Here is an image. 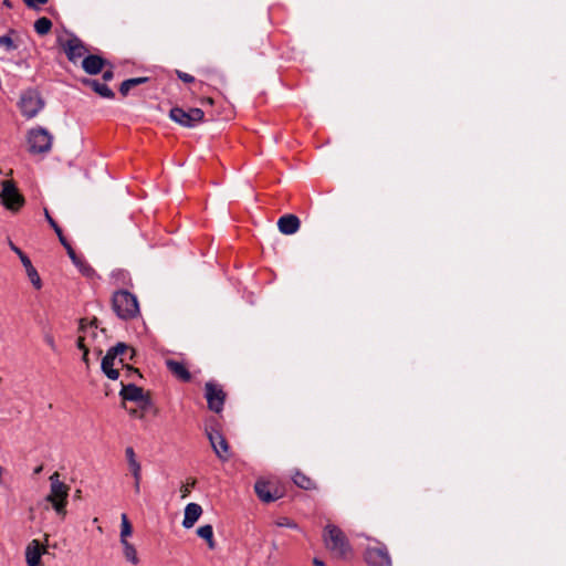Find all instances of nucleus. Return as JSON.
I'll return each instance as SVG.
<instances>
[{
    "instance_id": "f257e3e1",
    "label": "nucleus",
    "mask_w": 566,
    "mask_h": 566,
    "mask_svg": "<svg viewBox=\"0 0 566 566\" xmlns=\"http://www.w3.org/2000/svg\"><path fill=\"white\" fill-rule=\"evenodd\" d=\"M323 541L326 548L337 558H347L353 553L348 538L344 532L334 524L328 523L324 527Z\"/></svg>"
},
{
    "instance_id": "f03ea898",
    "label": "nucleus",
    "mask_w": 566,
    "mask_h": 566,
    "mask_svg": "<svg viewBox=\"0 0 566 566\" xmlns=\"http://www.w3.org/2000/svg\"><path fill=\"white\" fill-rule=\"evenodd\" d=\"M112 306L116 315L122 319H130L139 314L137 297L128 291H117L112 298Z\"/></svg>"
},
{
    "instance_id": "7ed1b4c3",
    "label": "nucleus",
    "mask_w": 566,
    "mask_h": 566,
    "mask_svg": "<svg viewBox=\"0 0 566 566\" xmlns=\"http://www.w3.org/2000/svg\"><path fill=\"white\" fill-rule=\"evenodd\" d=\"M50 493L46 496V501L50 502L55 510L56 514L61 516H65L66 514V504L70 488L60 481V474L54 472L50 476Z\"/></svg>"
},
{
    "instance_id": "20e7f679",
    "label": "nucleus",
    "mask_w": 566,
    "mask_h": 566,
    "mask_svg": "<svg viewBox=\"0 0 566 566\" xmlns=\"http://www.w3.org/2000/svg\"><path fill=\"white\" fill-rule=\"evenodd\" d=\"M52 142L53 136L43 127L32 128L28 133L29 151L32 154L49 153Z\"/></svg>"
},
{
    "instance_id": "39448f33",
    "label": "nucleus",
    "mask_w": 566,
    "mask_h": 566,
    "mask_svg": "<svg viewBox=\"0 0 566 566\" xmlns=\"http://www.w3.org/2000/svg\"><path fill=\"white\" fill-rule=\"evenodd\" d=\"M205 113L200 108L184 109L181 107H172L169 112L171 120L178 123L184 127H195L202 122Z\"/></svg>"
},
{
    "instance_id": "423d86ee",
    "label": "nucleus",
    "mask_w": 566,
    "mask_h": 566,
    "mask_svg": "<svg viewBox=\"0 0 566 566\" xmlns=\"http://www.w3.org/2000/svg\"><path fill=\"white\" fill-rule=\"evenodd\" d=\"M44 101L42 99L39 92L34 90H28L22 93L19 102V107L23 116L32 118L43 108Z\"/></svg>"
},
{
    "instance_id": "0eeeda50",
    "label": "nucleus",
    "mask_w": 566,
    "mask_h": 566,
    "mask_svg": "<svg viewBox=\"0 0 566 566\" xmlns=\"http://www.w3.org/2000/svg\"><path fill=\"white\" fill-rule=\"evenodd\" d=\"M364 558L368 566H392L387 546L378 541L375 546L366 547Z\"/></svg>"
},
{
    "instance_id": "6e6552de",
    "label": "nucleus",
    "mask_w": 566,
    "mask_h": 566,
    "mask_svg": "<svg viewBox=\"0 0 566 566\" xmlns=\"http://www.w3.org/2000/svg\"><path fill=\"white\" fill-rule=\"evenodd\" d=\"M226 392L221 385L214 381H207L205 385V398L208 403V408L213 412H221L226 401Z\"/></svg>"
},
{
    "instance_id": "1a4fd4ad",
    "label": "nucleus",
    "mask_w": 566,
    "mask_h": 566,
    "mask_svg": "<svg viewBox=\"0 0 566 566\" xmlns=\"http://www.w3.org/2000/svg\"><path fill=\"white\" fill-rule=\"evenodd\" d=\"M0 198L3 206L12 211L19 210L24 203L23 196L18 191L17 187L10 180L2 181Z\"/></svg>"
},
{
    "instance_id": "9d476101",
    "label": "nucleus",
    "mask_w": 566,
    "mask_h": 566,
    "mask_svg": "<svg viewBox=\"0 0 566 566\" xmlns=\"http://www.w3.org/2000/svg\"><path fill=\"white\" fill-rule=\"evenodd\" d=\"M207 437L217 457L221 461H227L229 459V444L222 433L214 429L207 430Z\"/></svg>"
},
{
    "instance_id": "9b49d317",
    "label": "nucleus",
    "mask_w": 566,
    "mask_h": 566,
    "mask_svg": "<svg viewBox=\"0 0 566 566\" xmlns=\"http://www.w3.org/2000/svg\"><path fill=\"white\" fill-rule=\"evenodd\" d=\"M10 248L21 260V263L24 266L27 275H28L29 280L31 281L32 285L36 290H40L42 286L41 277H40L36 269L32 265L29 256L25 253H23L21 251V249L18 248L17 245H14L12 242H10Z\"/></svg>"
},
{
    "instance_id": "f8f14e48",
    "label": "nucleus",
    "mask_w": 566,
    "mask_h": 566,
    "mask_svg": "<svg viewBox=\"0 0 566 566\" xmlns=\"http://www.w3.org/2000/svg\"><path fill=\"white\" fill-rule=\"evenodd\" d=\"M254 491L258 497L265 503H271L281 497L277 488L273 486L269 481L259 479L254 484Z\"/></svg>"
},
{
    "instance_id": "ddd939ff",
    "label": "nucleus",
    "mask_w": 566,
    "mask_h": 566,
    "mask_svg": "<svg viewBox=\"0 0 566 566\" xmlns=\"http://www.w3.org/2000/svg\"><path fill=\"white\" fill-rule=\"evenodd\" d=\"M46 546L41 545L38 539H32L25 548V562L28 566H40L41 556L45 554Z\"/></svg>"
},
{
    "instance_id": "4468645a",
    "label": "nucleus",
    "mask_w": 566,
    "mask_h": 566,
    "mask_svg": "<svg viewBox=\"0 0 566 566\" xmlns=\"http://www.w3.org/2000/svg\"><path fill=\"white\" fill-rule=\"evenodd\" d=\"M63 48L67 59L73 63H76L87 52L83 42L76 36L69 39Z\"/></svg>"
},
{
    "instance_id": "2eb2a0df",
    "label": "nucleus",
    "mask_w": 566,
    "mask_h": 566,
    "mask_svg": "<svg viewBox=\"0 0 566 566\" xmlns=\"http://www.w3.org/2000/svg\"><path fill=\"white\" fill-rule=\"evenodd\" d=\"M300 226V219L295 214H284L277 221L280 232L286 235L296 233Z\"/></svg>"
},
{
    "instance_id": "dca6fc26",
    "label": "nucleus",
    "mask_w": 566,
    "mask_h": 566,
    "mask_svg": "<svg viewBox=\"0 0 566 566\" xmlns=\"http://www.w3.org/2000/svg\"><path fill=\"white\" fill-rule=\"evenodd\" d=\"M106 61L99 55L91 54L83 59L82 67L91 75L98 74L105 66Z\"/></svg>"
},
{
    "instance_id": "f3484780",
    "label": "nucleus",
    "mask_w": 566,
    "mask_h": 566,
    "mask_svg": "<svg viewBox=\"0 0 566 566\" xmlns=\"http://www.w3.org/2000/svg\"><path fill=\"white\" fill-rule=\"evenodd\" d=\"M166 366L168 370L179 380L188 382L191 379V374L187 366L178 360L167 359Z\"/></svg>"
},
{
    "instance_id": "a211bd4d",
    "label": "nucleus",
    "mask_w": 566,
    "mask_h": 566,
    "mask_svg": "<svg viewBox=\"0 0 566 566\" xmlns=\"http://www.w3.org/2000/svg\"><path fill=\"white\" fill-rule=\"evenodd\" d=\"M202 514V507L197 503H189L185 507L182 526L191 528Z\"/></svg>"
},
{
    "instance_id": "6ab92c4d",
    "label": "nucleus",
    "mask_w": 566,
    "mask_h": 566,
    "mask_svg": "<svg viewBox=\"0 0 566 566\" xmlns=\"http://www.w3.org/2000/svg\"><path fill=\"white\" fill-rule=\"evenodd\" d=\"M124 400L138 402L145 396L144 389L133 384H122V390L119 392Z\"/></svg>"
},
{
    "instance_id": "aec40b11",
    "label": "nucleus",
    "mask_w": 566,
    "mask_h": 566,
    "mask_svg": "<svg viewBox=\"0 0 566 566\" xmlns=\"http://www.w3.org/2000/svg\"><path fill=\"white\" fill-rule=\"evenodd\" d=\"M83 84L90 86L96 94L105 98H113L114 92L105 84L97 80L84 78Z\"/></svg>"
},
{
    "instance_id": "412c9836",
    "label": "nucleus",
    "mask_w": 566,
    "mask_h": 566,
    "mask_svg": "<svg viewBox=\"0 0 566 566\" xmlns=\"http://www.w3.org/2000/svg\"><path fill=\"white\" fill-rule=\"evenodd\" d=\"M115 359L119 357V363H123L126 355L129 354V359L134 356V349L125 343H117L115 346L107 350Z\"/></svg>"
},
{
    "instance_id": "4be33fe9",
    "label": "nucleus",
    "mask_w": 566,
    "mask_h": 566,
    "mask_svg": "<svg viewBox=\"0 0 566 566\" xmlns=\"http://www.w3.org/2000/svg\"><path fill=\"white\" fill-rule=\"evenodd\" d=\"M18 33L14 30H10L8 34L0 36V46L4 48L6 51L10 52L18 49L17 44Z\"/></svg>"
},
{
    "instance_id": "5701e85b",
    "label": "nucleus",
    "mask_w": 566,
    "mask_h": 566,
    "mask_svg": "<svg viewBox=\"0 0 566 566\" xmlns=\"http://www.w3.org/2000/svg\"><path fill=\"white\" fill-rule=\"evenodd\" d=\"M125 455H126L132 475L137 476L138 473H142V467H140V463L136 459L134 449L132 447H127L125 450Z\"/></svg>"
},
{
    "instance_id": "b1692460",
    "label": "nucleus",
    "mask_w": 566,
    "mask_h": 566,
    "mask_svg": "<svg viewBox=\"0 0 566 566\" xmlns=\"http://www.w3.org/2000/svg\"><path fill=\"white\" fill-rule=\"evenodd\" d=\"M197 535L207 542L209 548H211V549L214 548L216 545H214V539H213V528L211 525L207 524V525L200 526L197 530Z\"/></svg>"
},
{
    "instance_id": "393cba45",
    "label": "nucleus",
    "mask_w": 566,
    "mask_h": 566,
    "mask_svg": "<svg viewBox=\"0 0 566 566\" xmlns=\"http://www.w3.org/2000/svg\"><path fill=\"white\" fill-rule=\"evenodd\" d=\"M293 482L301 489L312 490L315 488V483L312 479L302 472H296L293 476Z\"/></svg>"
},
{
    "instance_id": "a878e982",
    "label": "nucleus",
    "mask_w": 566,
    "mask_h": 566,
    "mask_svg": "<svg viewBox=\"0 0 566 566\" xmlns=\"http://www.w3.org/2000/svg\"><path fill=\"white\" fill-rule=\"evenodd\" d=\"M147 80V77H134L125 80L119 86V92L122 95L126 96L133 87L145 83Z\"/></svg>"
},
{
    "instance_id": "bb28decb",
    "label": "nucleus",
    "mask_w": 566,
    "mask_h": 566,
    "mask_svg": "<svg viewBox=\"0 0 566 566\" xmlns=\"http://www.w3.org/2000/svg\"><path fill=\"white\" fill-rule=\"evenodd\" d=\"M74 265L86 276H91L94 274V270L80 256L76 255L73 250V256H70Z\"/></svg>"
},
{
    "instance_id": "cd10ccee",
    "label": "nucleus",
    "mask_w": 566,
    "mask_h": 566,
    "mask_svg": "<svg viewBox=\"0 0 566 566\" xmlns=\"http://www.w3.org/2000/svg\"><path fill=\"white\" fill-rule=\"evenodd\" d=\"M52 22L50 19L42 17L34 22V30L39 35H45L51 31Z\"/></svg>"
},
{
    "instance_id": "c85d7f7f",
    "label": "nucleus",
    "mask_w": 566,
    "mask_h": 566,
    "mask_svg": "<svg viewBox=\"0 0 566 566\" xmlns=\"http://www.w3.org/2000/svg\"><path fill=\"white\" fill-rule=\"evenodd\" d=\"M120 521V543L128 542L127 537L130 536L133 533L132 524L128 521V517L125 513L122 514Z\"/></svg>"
},
{
    "instance_id": "c756f323",
    "label": "nucleus",
    "mask_w": 566,
    "mask_h": 566,
    "mask_svg": "<svg viewBox=\"0 0 566 566\" xmlns=\"http://www.w3.org/2000/svg\"><path fill=\"white\" fill-rule=\"evenodd\" d=\"M122 545L124 547V555L126 559L133 564H137L138 557L135 547L129 542H124Z\"/></svg>"
},
{
    "instance_id": "7c9ffc66",
    "label": "nucleus",
    "mask_w": 566,
    "mask_h": 566,
    "mask_svg": "<svg viewBox=\"0 0 566 566\" xmlns=\"http://www.w3.org/2000/svg\"><path fill=\"white\" fill-rule=\"evenodd\" d=\"M54 232L56 233L61 244L65 248L69 256H73V248L71 247V244L69 243V241L64 237V234L62 232V229L60 228V229L55 230Z\"/></svg>"
},
{
    "instance_id": "2f4dec72",
    "label": "nucleus",
    "mask_w": 566,
    "mask_h": 566,
    "mask_svg": "<svg viewBox=\"0 0 566 566\" xmlns=\"http://www.w3.org/2000/svg\"><path fill=\"white\" fill-rule=\"evenodd\" d=\"M115 358L107 352L106 355L102 359V370H108L109 368H114Z\"/></svg>"
},
{
    "instance_id": "473e14b6",
    "label": "nucleus",
    "mask_w": 566,
    "mask_h": 566,
    "mask_svg": "<svg viewBox=\"0 0 566 566\" xmlns=\"http://www.w3.org/2000/svg\"><path fill=\"white\" fill-rule=\"evenodd\" d=\"M137 403L139 405V408L143 413L153 407V401L148 394H145L143 399L139 400Z\"/></svg>"
},
{
    "instance_id": "72a5a7b5",
    "label": "nucleus",
    "mask_w": 566,
    "mask_h": 566,
    "mask_svg": "<svg viewBox=\"0 0 566 566\" xmlns=\"http://www.w3.org/2000/svg\"><path fill=\"white\" fill-rule=\"evenodd\" d=\"M275 524L280 527L297 528L296 523L289 517H280L276 520Z\"/></svg>"
},
{
    "instance_id": "f704fd0d",
    "label": "nucleus",
    "mask_w": 566,
    "mask_h": 566,
    "mask_svg": "<svg viewBox=\"0 0 566 566\" xmlns=\"http://www.w3.org/2000/svg\"><path fill=\"white\" fill-rule=\"evenodd\" d=\"M195 485H196V480H191L190 482L182 484L180 488L181 499H186L190 494L191 489Z\"/></svg>"
},
{
    "instance_id": "c9c22d12",
    "label": "nucleus",
    "mask_w": 566,
    "mask_h": 566,
    "mask_svg": "<svg viewBox=\"0 0 566 566\" xmlns=\"http://www.w3.org/2000/svg\"><path fill=\"white\" fill-rule=\"evenodd\" d=\"M44 216H45V219L48 221V223L51 226V228L55 231L57 229H60V226L56 223V221L51 217L49 210L45 208L44 209Z\"/></svg>"
},
{
    "instance_id": "e433bc0d",
    "label": "nucleus",
    "mask_w": 566,
    "mask_h": 566,
    "mask_svg": "<svg viewBox=\"0 0 566 566\" xmlns=\"http://www.w3.org/2000/svg\"><path fill=\"white\" fill-rule=\"evenodd\" d=\"M177 76L185 83H192L195 81V77L188 73H185L182 71H177Z\"/></svg>"
},
{
    "instance_id": "4c0bfd02",
    "label": "nucleus",
    "mask_w": 566,
    "mask_h": 566,
    "mask_svg": "<svg viewBox=\"0 0 566 566\" xmlns=\"http://www.w3.org/2000/svg\"><path fill=\"white\" fill-rule=\"evenodd\" d=\"M49 0H24V3L32 9H36L39 6L48 3Z\"/></svg>"
},
{
    "instance_id": "58836bf2",
    "label": "nucleus",
    "mask_w": 566,
    "mask_h": 566,
    "mask_svg": "<svg viewBox=\"0 0 566 566\" xmlns=\"http://www.w3.org/2000/svg\"><path fill=\"white\" fill-rule=\"evenodd\" d=\"M44 342L50 346L53 352H57V347L54 337L51 334L44 335Z\"/></svg>"
},
{
    "instance_id": "ea45409f",
    "label": "nucleus",
    "mask_w": 566,
    "mask_h": 566,
    "mask_svg": "<svg viewBox=\"0 0 566 566\" xmlns=\"http://www.w3.org/2000/svg\"><path fill=\"white\" fill-rule=\"evenodd\" d=\"M103 373L113 380H116L119 377V371L115 368H109L108 370H103Z\"/></svg>"
},
{
    "instance_id": "a19ab883",
    "label": "nucleus",
    "mask_w": 566,
    "mask_h": 566,
    "mask_svg": "<svg viewBox=\"0 0 566 566\" xmlns=\"http://www.w3.org/2000/svg\"><path fill=\"white\" fill-rule=\"evenodd\" d=\"M134 478V491L135 493H139L140 492V480H142V473H138L137 476H133Z\"/></svg>"
},
{
    "instance_id": "79ce46f5",
    "label": "nucleus",
    "mask_w": 566,
    "mask_h": 566,
    "mask_svg": "<svg viewBox=\"0 0 566 566\" xmlns=\"http://www.w3.org/2000/svg\"><path fill=\"white\" fill-rule=\"evenodd\" d=\"M85 338L84 336L80 335L77 337V340H76V346L78 349H81L82 352H84L85 349H88L84 343Z\"/></svg>"
},
{
    "instance_id": "37998d69",
    "label": "nucleus",
    "mask_w": 566,
    "mask_h": 566,
    "mask_svg": "<svg viewBox=\"0 0 566 566\" xmlns=\"http://www.w3.org/2000/svg\"><path fill=\"white\" fill-rule=\"evenodd\" d=\"M114 76V73L112 70H106L104 73H103V80L104 81H111Z\"/></svg>"
},
{
    "instance_id": "c03bdc74",
    "label": "nucleus",
    "mask_w": 566,
    "mask_h": 566,
    "mask_svg": "<svg viewBox=\"0 0 566 566\" xmlns=\"http://www.w3.org/2000/svg\"><path fill=\"white\" fill-rule=\"evenodd\" d=\"M129 413H130L132 416H134V417H138V418H143V417H144L143 412H140V413H139L137 409H130V410H129Z\"/></svg>"
},
{
    "instance_id": "a18cd8bd",
    "label": "nucleus",
    "mask_w": 566,
    "mask_h": 566,
    "mask_svg": "<svg viewBox=\"0 0 566 566\" xmlns=\"http://www.w3.org/2000/svg\"><path fill=\"white\" fill-rule=\"evenodd\" d=\"M80 332L83 333L86 329V319L82 318L80 322Z\"/></svg>"
},
{
    "instance_id": "49530a36",
    "label": "nucleus",
    "mask_w": 566,
    "mask_h": 566,
    "mask_svg": "<svg viewBox=\"0 0 566 566\" xmlns=\"http://www.w3.org/2000/svg\"><path fill=\"white\" fill-rule=\"evenodd\" d=\"M83 361L87 363L88 361V349H85L83 352V357H82Z\"/></svg>"
},
{
    "instance_id": "de8ad7c7",
    "label": "nucleus",
    "mask_w": 566,
    "mask_h": 566,
    "mask_svg": "<svg viewBox=\"0 0 566 566\" xmlns=\"http://www.w3.org/2000/svg\"><path fill=\"white\" fill-rule=\"evenodd\" d=\"M42 470H43V465H39V467H36V468L34 469L33 473H34V474H40V473L42 472Z\"/></svg>"
},
{
    "instance_id": "09e8293b",
    "label": "nucleus",
    "mask_w": 566,
    "mask_h": 566,
    "mask_svg": "<svg viewBox=\"0 0 566 566\" xmlns=\"http://www.w3.org/2000/svg\"><path fill=\"white\" fill-rule=\"evenodd\" d=\"M314 565L315 566H325V563L319 559H314Z\"/></svg>"
},
{
    "instance_id": "8fccbe9b",
    "label": "nucleus",
    "mask_w": 566,
    "mask_h": 566,
    "mask_svg": "<svg viewBox=\"0 0 566 566\" xmlns=\"http://www.w3.org/2000/svg\"><path fill=\"white\" fill-rule=\"evenodd\" d=\"M91 326H94L95 328H97V318H94L91 323H90Z\"/></svg>"
},
{
    "instance_id": "3c124183",
    "label": "nucleus",
    "mask_w": 566,
    "mask_h": 566,
    "mask_svg": "<svg viewBox=\"0 0 566 566\" xmlns=\"http://www.w3.org/2000/svg\"><path fill=\"white\" fill-rule=\"evenodd\" d=\"M129 370H130V371H133V373H135V374H137V375L140 377V374L138 373V370H137V369L129 368Z\"/></svg>"
}]
</instances>
